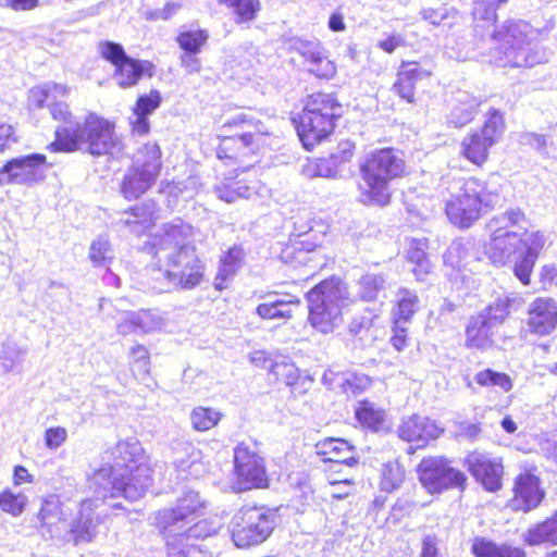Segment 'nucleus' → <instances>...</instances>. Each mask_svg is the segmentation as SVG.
<instances>
[{
  "label": "nucleus",
  "instance_id": "4be33fe9",
  "mask_svg": "<svg viewBox=\"0 0 557 557\" xmlns=\"http://www.w3.org/2000/svg\"><path fill=\"white\" fill-rule=\"evenodd\" d=\"M295 50L309 62V72L317 77L330 79L336 74V65L329 60L323 45L314 40H297Z\"/></svg>",
  "mask_w": 557,
  "mask_h": 557
},
{
  "label": "nucleus",
  "instance_id": "4d7b16f0",
  "mask_svg": "<svg viewBox=\"0 0 557 557\" xmlns=\"http://www.w3.org/2000/svg\"><path fill=\"white\" fill-rule=\"evenodd\" d=\"M219 2L233 7L238 16V22H249L253 20L257 12L260 10L259 0H219Z\"/></svg>",
  "mask_w": 557,
  "mask_h": 557
},
{
  "label": "nucleus",
  "instance_id": "a878e982",
  "mask_svg": "<svg viewBox=\"0 0 557 557\" xmlns=\"http://www.w3.org/2000/svg\"><path fill=\"white\" fill-rule=\"evenodd\" d=\"M354 146L349 143L341 144L338 151L326 158H320L308 165V171L313 176L336 178L342 176L343 168L352 158Z\"/></svg>",
  "mask_w": 557,
  "mask_h": 557
},
{
  "label": "nucleus",
  "instance_id": "774afa93",
  "mask_svg": "<svg viewBox=\"0 0 557 557\" xmlns=\"http://www.w3.org/2000/svg\"><path fill=\"white\" fill-rule=\"evenodd\" d=\"M66 438L67 431L61 426L49 428L45 432V444L51 450L61 447Z\"/></svg>",
  "mask_w": 557,
  "mask_h": 557
},
{
  "label": "nucleus",
  "instance_id": "c756f323",
  "mask_svg": "<svg viewBox=\"0 0 557 557\" xmlns=\"http://www.w3.org/2000/svg\"><path fill=\"white\" fill-rule=\"evenodd\" d=\"M145 74L152 76V64L129 57L115 67L114 78L119 86L127 88L135 86Z\"/></svg>",
  "mask_w": 557,
  "mask_h": 557
},
{
  "label": "nucleus",
  "instance_id": "72a5a7b5",
  "mask_svg": "<svg viewBox=\"0 0 557 557\" xmlns=\"http://www.w3.org/2000/svg\"><path fill=\"white\" fill-rule=\"evenodd\" d=\"M174 462L178 470L198 474L201 465V451L189 442H182L174 450Z\"/></svg>",
  "mask_w": 557,
  "mask_h": 557
},
{
  "label": "nucleus",
  "instance_id": "0eeeda50",
  "mask_svg": "<svg viewBox=\"0 0 557 557\" xmlns=\"http://www.w3.org/2000/svg\"><path fill=\"white\" fill-rule=\"evenodd\" d=\"M342 115V104L332 94L317 92L308 97L299 115L297 134L307 150L325 139L335 127V120Z\"/></svg>",
  "mask_w": 557,
  "mask_h": 557
},
{
  "label": "nucleus",
  "instance_id": "2eb2a0df",
  "mask_svg": "<svg viewBox=\"0 0 557 557\" xmlns=\"http://www.w3.org/2000/svg\"><path fill=\"white\" fill-rule=\"evenodd\" d=\"M419 480L430 493H441L453 487H462L466 475L449 466L444 458L423 459L418 466Z\"/></svg>",
  "mask_w": 557,
  "mask_h": 557
},
{
  "label": "nucleus",
  "instance_id": "412c9836",
  "mask_svg": "<svg viewBox=\"0 0 557 557\" xmlns=\"http://www.w3.org/2000/svg\"><path fill=\"white\" fill-rule=\"evenodd\" d=\"M214 532L206 520L196 522L193 525H186L184 529H177L176 534L171 539L166 537V544L170 555L178 557H198L200 550L197 545L189 543L191 540L205 539Z\"/></svg>",
  "mask_w": 557,
  "mask_h": 557
},
{
  "label": "nucleus",
  "instance_id": "a211bd4d",
  "mask_svg": "<svg viewBox=\"0 0 557 557\" xmlns=\"http://www.w3.org/2000/svg\"><path fill=\"white\" fill-rule=\"evenodd\" d=\"M465 463L486 491L496 492L502 487L504 467L499 458L487 453L472 451L466 457Z\"/></svg>",
  "mask_w": 557,
  "mask_h": 557
},
{
  "label": "nucleus",
  "instance_id": "37998d69",
  "mask_svg": "<svg viewBox=\"0 0 557 557\" xmlns=\"http://www.w3.org/2000/svg\"><path fill=\"white\" fill-rule=\"evenodd\" d=\"M385 412L374 406L373 403L362 400L356 408V418L360 424L379 431L384 423Z\"/></svg>",
  "mask_w": 557,
  "mask_h": 557
},
{
  "label": "nucleus",
  "instance_id": "aec40b11",
  "mask_svg": "<svg viewBox=\"0 0 557 557\" xmlns=\"http://www.w3.org/2000/svg\"><path fill=\"white\" fill-rule=\"evenodd\" d=\"M520 232L522 234L521 246L524 250L515 260L513 274L523 285H529L534 264L546 245V237L540 231Z\"/></svg>",
  "mask_w": 557,
  "mask_h": 557
},
{
  "label": "nucleus",
  "instance_id": "a18cd8bd",
  "mask_svg": "<svg viewBox=\"0 0 557 557\" xmlns=\"http://www.w3.org/2000/svg\"><path fill=\"white\" fill-rule=\"evenodd\" d=\"M26 350L15 344L3 346L0 354V368L4 373H21Z\"/></svg>",
  "mask_w": 557,
  "mask_h": 557
},
{
  "label": "nucleus",
  "instance_id": "4468645a",
  "mask_svg": "<svg viewBox=\"0 0 557 557\" xmlns=\"http://www.w3.org/2000/svg\"><path fill=\"white\" fill-rule=\"evenodd\" d=\"M234 463L239 490H250L267 485L268 476L264 460L256 443H239L234 449Z\"/></svg>",
  "mask_w": 557,
  "mask_h": 557
},
{
  "label": "nucleus",
  "instance_id": "bf43d9fd",
  "mask_svg": "<svg viewBox=\"0 0 557 557\" xmlns=\"http://www.w3.org/2000/svg\"><path fill=\"white\" fill-rule=\"evenodd\" d=\"M140 334L150 333L164 325L163 315L157 310L136 311Z\"/></svg>",
  "mask_w": 557,
  "mask_h": 557
},
{
  "label": "nucleus",
  "instance_id": "a19ab883",
  "mask_svg": "<svg viewBox=\"0 0 557 557\" xmlns=\"http://www.w3.org/2000/svg\"><path fill=\"white\" fill-rule=\"evenodd\" d=\"M223 413L211 407L197 406L189 416L194 430L206 432L213 429L222 420Z\"/></svg>",
  "mask_w": 557,
  "mask_h": 557
},
{
  "label": "nucleus",
  "instance_id": "603ef678",
  "mask_svg": "<svg viewBox=\"0 0 557 557\" xmlns=\"http://www.w3.org/2000/svg\"><path fill=\"white\" fill-rule=\"evenodd\" d=\"M198 177L188 176L183 181H173L172 183H168L162 189V193L174 198L182 197L187 200L194 197L198 190Z\"/></svg>",
  "mask_w": 557,
  "mask_h": 557
},
{
  "label": "nucleus",
  "instance_id": "dca6fc26",
  "mask_svg": "<svg viewBox=\"0 0 557 557\" xmlns=\"http://www.w3.org/2000/svg\"><path fill=\"white\" fill-rule=\"evenodd\" d=\"M203 506L199 493L193 490L184 492L177 499L174 508H166L158 511L156 516L157 525L165 536L170 539L176 534L177 529H184L194 521L197 511Z\"/></svg>",
  "mask_w": 557,
  "mask_h": 557
},
{
  "label": "nucleus",
  "instance_id": "20e7f679",
  "mask_svg": "<svg viewBox=\"0 0 557 557\" xmlns=\"http://www.w3.org/2000/svg\"><path fill=\"white\" fill-rule=\"evenodd\" d=\"M359 168L361 201L386 206L391 199L389 183L405 173L406 164L399 151L384 148L368 153Z\"/></svg>",
  "mask_w": 557,
  "mask_h": 557
},
{
  "label": "nucleus",
  "instance_id": "0e129e2a",
  "mask_svg": "<svg viewBox=\"0 0 557 557\" xmlns=\"http://www.w3.org/2000/svg\"><path fill=\"white\" fill-rule=\"evenodd\" d=\"M271 372L286 385H293L296 383L299 376L298 369L294 363L289 362H276L272 366Z\"/></svg>",
  "mask_w": 557,
  "mask_h": 557
},
{
  "label": "nucleus",
  "instance_id": "39448f33",
  "mask_svg": "<svg viewBox=\"0 0 557 557\" xmlns=\"http://www.w3.org/2000/svg\"><path fill=\"white\" fill-rule=\"evenodd\" d=\"M309 322L323 334L343 323V312L354 301L346 283L336 277L322 281L307 293Z\"/></svg>",
  "mask_w": 557,
  "mask_h": 557
},
{
  "label": "nucleus",
  "instance_id": "4c0bfd02",
  "mask_svg": "<svg viewBox=\"0 0 557 557\" xmlns=\"http://www.w3.org/2000/svg\"><path fill=\"white\" fill-rule=\"evenodd\" d=\"M479 106L480 101L476 98L461 92L457 98V104L450 111L449 122L456 127H462L473 120Z\"/></svg>",
  "mask_w": 557,
  "mask_h": 557
},
{
  "label": "nucleus",
  "instance_id": "f3484780",
  "mask_svg": "<svg viewBox=\"0 0 557 557\" xmlns=\"http://www.w3.org/2000/svg\"><path fill=\"white\" fill-rule=\"evenodd\" d=\"M46 156L32 153L9 160L0 169V185H34L45 177Z\"/></svg>",
  "mask_w": 557,
  "mask_h": 557
},
{
  "label": "nucleus",
  "instance_id": "69168bd1",
  "mask_svg": "<svg viewBox=\"0 0 557 557\" xmlns=\"http://www.w3.org/2000/svg\"><path fill=\"white\" fill-rule=\"evenodd\" d=\"M496 4L494 0L475 1L472 14L475 20L494 23L496 20Z\"/></svg>",
  "mask_w": 557,
  "mask_h": 557
},
{
  "label": "nucleus",
  "instance_id": "c85d7f7f",
  "mask_svg": "<svg viewBox=\"0 0 557 557\" xmlns=\"http://www.w3.org/2000/svg\"><path fill=\"white\" fill-rule=\"evenodd\" d=\"M522 540L529 546H557V510L544 521L531 525Z\"/></svg>",
  "mask_w": 557,
  "mask_h": 557
},
{
  "label": "nucleus",
  "instance_id": "3c124183",
  "mask_svg": "<svg viewBox=\"0 0 557 557\" xmlns=\"http://www.w3.org/2000/svg\"><path fill=\"white\" fill-rule=\"evenodd\" d=\"M131 370L135 377L144 380L150 372V356L143 345H135L129 351Z\"/></svg>",
  "mask_w": 557,
  "mask_h": 557
},
{
  "label": "nucleus",
  "instance_id": "1a4fd4ad",
  "mask_svg": "<svg viewBox=\"0 0 557 557\" xmlns=\"http://www.w3.org/2000/svg\"><path fill=\"white\" fill-rule=\"evenodd\" d=\"M532 26L523 21L510 22L503 45L495 49V61L502 66L532 67L547 61V53L532 39Z\"/></svg>",
  "mask_w": 557,
  "mask_h": 557
},
{
  "label": "nucleus",
  "instance_id": "e433bc0d",
  "mask_svg": "<svg viewBox=\"0 0 557 557\" xmlns=\"http://www.w3.org/2000/svg\"><path fill=\"white\" fill-rule=\"evenodd\" d=\"M65 519L66 515L62 509V503L59 495L51 494L41 498L37 520L42 528H50Z\"/></svg>",
  "mask_w": 557,
  "mask_h": 557
},
{
  "label": "nucleus",
  "instance_id": "864d4df0",
  "mask_svg": "<svg viewBox=\"0 0 557 557\" xmlns=\"http://www.w3.org/2000/svg\"><path fill=\"white\" fill-rule=\"evenodd\" d=\"M359 295L362 300L376 299L379 293L385 287V278L381 274H366L359 280Z\"/></svg>",
  "mask_w": 557,
  "mask_h": 557
},
{
  "label": "nucleus",
  "instance_id": "6e6d98bb",
  "mask_svg": "<svg viewBox=\"0 0 557 557\" xmlns=\"http://www.w3.org/2000/svg\"><path fill=\"white\" fill-rule=\"evenodd\" d=\"M405 479V470L397 462L386 463L382 471L381 488L385 492L397 490Z\"/></svg>",
  "mask_w": 557,
  "mask_h": 557
},
{
  "label": "nucleus",
  "instance_id": "f704fd0d",
  "mask_svg": "<svg viewBox=\"0 0 557 557\" xmlns=\"http://www.w3.org/2000/svg\"><path fill=\"white\" fill-rule=\"evenodd\" d=\"M299 299L294 296L277 298L268 302L260 304L256 308V313L262 319H290L292 305H298Z\"/></svg>",
  "mask_w": 557,
  "mask_h": 557
},
{
  "label": "nucleus",
  "instance_id": "9b49d317",
  "mask_svg": "<svg viewBox=\"0 0 557 557\" xmlns=\"http://www.w3.org/2000/svg\"><path fill=\"white\" fill-rule=\"evenodd\" d=\"M162 169L161 149L156 143H148L134 154L133 163L121 182V194L134 200L147 193L156 183Z\"/></svg>",
  "mask_w": 557,
  "mask_h": 557
},
{
  "label": "nucleus",
  "instance_id": "9d476101",
  "mask_svg": "<svg viewBox=\"0 0 557 557\" xmlns=\"http://www.w3.org/2000/svg\"><path fill=\"white\" fill-rule=\"evenodd\" d=\"M529 227V220L520 209H510L493 216L487 223L491 239L486 251L492 262L505 265L516 256L521 246L522 234Z\"/></svg>",
  "mask_w": 557,
  "mask_h": 557
},
{
  "label": "nucleus",
  "instance_id": "7c9ffc66",
  "mask_svg": "<svg viewBox=\"0 0 557 557\" xmlns=\"http://www.w3.org/2000/svg\"><path fill=\"white\" fill-rule=\"evenodd\" d=\"M97 507V500L85 499L81 503L79 518L73 521L71 533L76 543L90 542L96 535V523L91 511Z\"/></svg>",
  "mask_w": 557,
  "mask_h": 557
},
{
  "label": "nucleus",
  "instance_id": "f03ea898",
  "mask_svg": "<svg viewBox=\"0 0 557 557\" xmlns=\"http://www.w3.org/2000/svg\"><path fill=\"white\" fill-rule=\"evenodd\" d=\"M113 463L98 469L90 482L98 498L123 496L134 502L152 484L151 469L136 437L119 441L110 450Z\"/></svg>",
  "mask_w": 557,
  "mask_h": 557
},
{
  "label": "nucleus",
  "instance_id": "6ab92c4d",
  "mask_svg": "<svg viewBox=\"0 0 557 557\" xmlns=\"http://www.w3.org/2000/svg\"><path fill=\"white\" fill-rule=\"evenodd\" d=\"M67 92L69 88L66 86L58 84H47L42 87L32 89V99L36 107L41 108L45 102H49L48 107L52 117L62 122L57 128L66 126L75 127V124H79L70 112L67 103L55 101L58 96L65 97Z\"/></svg>",
  "mask_w": 557,
  "mask_h": 557
},
{
  "label": "nucleus",
  "instance_id": "8fccbe9b",
  "mask_svg": "<svg viewBox=\"0 0 557 557\" xmlns=\"http://www.w3.org/2000/svg\"><path fill=\"white\" fill-rule=\"evenodd\" d=\"M474 381L481 386L497 387L503 392H509L512 388V382L509 375L492 369L478 372L474 376Z\"/></svg>",
  "mask_w": 557,
  "mask_h": 557
},
{
  "label": "nucleus",
  "instance_id": "58836bf2",
  "mask_svg": "<svg viewBox=\"0 0 557 557\" xmlns=\"http://www.w3.org/2000/svg\"><path fill=\"white\" fill-rule=\"evenodd\" d=\"M244 259V250L234 246L221 258L219 271L215 277V287L222 289V283L233 276L240 268Z\"/></svg>",
  "mask_w": 557,
  "mask_h": 557
},
{
  "label": "nucleus",
  "instance_id": "49530a36",
  "mask_svg": "<svg viewBox=\"0 0 557 557\" xmlns=\"http://www.w3.org/2000/svg\"><path fill=\"white\" fill-rule=\"evenodd\" d=\"M515 300L516 298L508 294L498 295L481 313H485L490 322L494 325H498L509 315L510 308Z\"/></svg>",
  "mask_w": 557,
  "mask_h": 557
},
{
  "label": "nucleus",
  "instance_id": "b1692460",
  "mask_svg": "<svg viewBox=\"0 0 557 557\" xmlns=\"http://www.w3.org/2000/svg\"><path fill=\"white\" fill-rule=\"evenodd\" d=\"M528 314V326L534 334L548 335L557 327V304L552 298L533 300Z\"/></svg>",
  "mask_w": 557,
  "mask_h": 557
},
{
  "label": "nucleus",
  "instance_id": "680f3d73",
  "mask_svg": "<svg viewBox=\"0 0 557 557\" xmlns=\"http://www.w3.org/2000/svg\"><path fill=\"white\" fill-rule=\"evenodd\" d=\"M502 544H497L496 542L485 539V537H475L471 552L475 557H498Z\"/></svg>",
  "mask_w": 557,
  "mask_h": 557
},
{
  "label": "nucleus",
  "instance_id": "cd10ccee",
  "mask_svg": "<svg viewBox=\"0 0 557 557\" xmlns=\"http://www.w3.org/2000/svg\"><path fill=\"white\" fill-rule=\"evenodd\" d=\"M429 75L430 73L419 67L417 63L404 62L393 89L401 99L408 103H413L416 83L424 77H429Z\"/></svg>",
  "mask_w": 557,
  "mask_h": 557
},
{
  "label": "nucleus",
  "instance_id": "6e6552de",
  "mask_svg": "<svg viewBox=\"0 0 557 557\" xmlns=\"http://www.w3.org/2000/svg\"><path fill=\"white\" fill-rule=\"evenodd\" d=\"M233 127H242L240 137L222 138L218 148V158L237 163L244 157L255 154L267 144L271 136L264 123L251 113L240 112L227 119L220 128L222 134H227Z\"/></svg>",
  "mask_w": 557,
  "mask_h": 557
},
{
  "label": "nucleus",
  "instance_id": "5fc2aeb1",
  "mask_svg": "<svg viewBox=\"0 0 557 557\" xmlns=\"http://www.w3.org/2000/svg\"><path fill=\"white\" fill-rule=\"evenodd\" d=\"M88 258L95 267L106 265L112 261L114 255L109 240L102 236L95 239L90 245Z\"/></svg>",
  "mask_w": 557,
  "mask_h": 557
},
{
  "label": "nucleus",
  "instance_id": "423d86ee",
  "mask_svg": "<svg viewBox=\"0 0 557 557\" xmlns=\"http://www.w3.org/2000/svg\"><path fill=\"white\" fill-rule=\"evenodd\" d=\"M499 202L498 184L471 177L446 202L445 211L454 225L468 228L479 220L484 210H493Z\"/></svg>",
  "mask_w": 557,
  "mask_h": 557
},
{
  "label": "nucleus",
  "instance_id": "2f4dec72",
  "mask_svg": "<svg viewBox=\"0 0 557 557\" xmlns=\"http://www.w3.org/2000/svg\"><path fill=\"white\" fill-rule=\"evenodd\" d=\"M377 318L379 310L376 308L366 309L363 312L356 314L348 324L349 335L357 337L362 346L371 345L375 338L373 326Z\"/></svg>",
  "mask_w": 557,
  "mask_h": 557
},
{
  "label": "nucleus",
  "instance_id": "ddd939ff",
  "mask_svg": "<svg viewBox=\"0 0 557 557\" xmlns=\"http://www.w3.org/2000/svg\"><path fill=\"white\" fill-rule=\"evenodd\" d=\"M505 132L503 113L491 109L481 131L463 137L460 153L475 165H482L488 158L490 149L500 139Z\"/></svg>",
  "mask_w": 557,
  "mask_h": 557
},
{
  "label": "nucleus",
  "instance_id": "7ed1b4c3",
  "mask_svg": "<svg viewBox=\"0 0 557 557\" xmlns=\"http://www.w3.org/2000/svg\"><path fill=\"white\" fill-rule=\"evenodd\" d=\"M54 135V140L48 147L54 152L81 150L100 157L112 154L120 144L114 124L95 113H90L84 123L75 124V127L55 128Z\"/></svg>",
  "mask_w": 557,
  "mask_h": 557
},
{
  "label": "nucleus",
  "instance_id": "052dcab7",
  "mask_svg": "<svg viewBox=\"0 0 557 557\" xmlns=\"http://www.w3.org/2000/svg\"><path fill=\"white\" fill-rule=\"evenodd\" d=\"M98 50L101 57L112 63L115 67L129 58L122 45L113 41L100 42Z\"/></svg>",
  "mask_w": 557,
  "mask_h": 557
},
{
  "label": "nucleus",
  "instance_id": "ea45409f",
  "mask_svg": "<svg viewBox=\"0 0 557 557\" xmlns=\"http://www.w3.org/2000/svg\"><path fill=\"white\" fill-rule=\"evenodd\" d=\"M397 306L394 310V322L407 324L416 311L419 309V298L416 293L399 288L397 295Z\"/></svg>",
  "mask_w": 557,
  "mask_h": 557
},
{
  "label": "nucleus",
  "instance_id": "393cba45",
  "mask_svg": "<svg viewBox=\"0 0 557 557\" xmlns=\"http://www.w3.org/2000/svg\"><path fill=\"white\" fill-rule=\"evenodd\" d=\"M443 432L429 418L413 414L405 419L398 426V435L408 442H418V447L424 446L430 440L437 438Z\"/></svg>",
  "mask_w": 557,
  "mask_h": 557
},
{
  "label": "nucleus",
  "instance_id": "79ce46f5",
  "mask_svg": "<svg viewBox=\"0 0 557 557\" xmlns=\"http://www.w3.org/2000/svg\"><path fill=\"white\" fill-rule=\"evenodd\" d=\"M335 381L348 397H357L371 385V380L368 375L355 372L337 374Z\"/></svg>",
  "mask_w": 557,
  "mask_h": 557
},
{
  "label": "nucleus",
  "instance_id": "c9c22d12",
  "mask_svg": "<svg viewBox=\"0 0 557 557\" xmlns=\"http://www.w3.org/2000/svg\"><path fill=\"white\" fill-rule=\"evenodd\" d=\"M209 39V32L195 27L183 26L177 34L176 41L182 50L187 53H199Z\"/></svg>",
  "mask_w": 557,
  "mask_h": 557
},
{
  "label": "nucleus",
  "instance_id": "de8ad7c7",
  "mask_svg": "<svg viewBox=\"0 0 557 557\" xmlns=\"http://www.w3.org/2000/svg\"><path fill=\"white\" fill-rule=\"evenodd\" d=\"M216 197L227 203L235 202L239 198H249L250 188L240 181L221 183L214 186Z\"/></svg>",
  "mask_w": 557,
  "mask_h": 557
},
{
  "label": "nucleus",
  "instance_id": "09e8293b",
  "mask_svg": "<svg viewBox=\"0 0 557 557\" xmlns=\"http://www.w3.org/2000/svg\"><path fill=\"white\" fill-rule=\"evenodd\" d=\"M111 305L110 301L106 299H101L100 309L107 314V306ZM109 315V313H108ZM113 319H116V332L121 335H129V334H140L138 329V319L136 311H125L121 312L119 315H113L110 313Z\"/></svg>",
  "mask_w": 557,
  "mask_h": 557
},
{
  "label": "nucleus",
  "instance_id": "473e14b6",
  "mask_svg": "<svg viewBox=\"0 0 557 557\" xmlns=\"http://www.w3.org/2000/svg\"><path fill=\"white\" fill-rule=\"evenodd\" d=\"M485 313L472 318L467 326V343L469 346L485 348L492 344L493 327Z\"/></svg>",
  "mask_w": 557,
  "mask_h": 557
},
{
  "label": "nucleus",
  "instance_id": "5701e85b",
  "mask_svg": "<svg viewBox=\"0 0 557 557\" xmlns=\"http://www.w3.org/2000/svg\"><path fill=\"white\" fill-rule=\"evenodd\" d=\"M156 218L157 205L149 200L124 211L114 224L120 232L139 236L150 228Z\"/></svg>",
  "mask_w": 557,
  "mask_h": 557
},
{
  "label": "nucleus",
  "instance_id": "f257e3e1",
  "mask_svg": "<svg viewBox=\"0 0 557 557\" xmlns=\"http://www.w3.org/2000/svg\"><path fill=\"white\" fill-rule=\"evenodd\" d=\"M154 252L148 268L160 292L190 290L205 275V264L193 244V227L176 219L154 237Z\"/></svg>",
  "mask_w": 557,
  "mask_h": 557
},
{
  "label": "nucleus",
  "instance_id": "e2e57ef3",
  "mask_svg": "<svg viewBox=\"0 0 557 557\" xmlns=\"http://www.w3.org/2000/svg\"><path fill=\"white\" fill-rule=\"evenodd\" d=\"M160 103L161 96L159 91L152 90L149 95H144L138 98L134 108V114L148 116L160 106Z\"/></svg>",
  "mask_w": 557,
  "mask_h": 557
},
{
  "label": "nucleus",
  "instance_id": "f8f14e48",
  "mask_svg": "<svg viewBox=\"0 0 557 557\" xmlns=\"http://www.w3.org/2000/svg\"><path fill=\"white\" fill-rule=\"evenodd\" d=\"M275 518V511L265 507L240 508L230 522L234 544L245 548L264 542L274 530Z\"/></svg>",
  "mask_w": 557,
  "mask_h": 557
},
{
  "label": "nucleus",
  "instance_id": "bb28decb",
  "mask_svg": "<svg viewBox=\"0 0 557 557\" xmlns=\"http://www.w3.org/2000/svg\"><path fill=\"white\" fill-rule=\"evenodd\" d=\"M543 496L537 478L531 474L519 475L515 484L511 507L515 510L528 512L540 505Z\"/></svg>",
  "mask_w": 557,
  "mask_h": 557
},
{
  "label": "nucleus",
  "instance_id": "338daca9",
  "mask_svg": "<svg viewBox=\"0 0 557 557\" xmlns=\"http://www.w3.org/2000/svg\"><path fill=\"white\" fill-rule=\"evenodd\" d=\"M457 12L454 9L438 8V9H423L421 11L422 18L434 26H440L444 21L455 15Z\"/></svg>",
  "mask_w": 557,
  "mask_h": 557
},
{
  "label": "nucleus",
  "instance_id": "13d9d810",
  "mask_svg": "<svg viewBox=\"0 0 557 557\" xmlns=\"http://www.w3.org/2000/svg\"><path fill=\"white\" fill-rule=\"evenodd\" d=\"M27 497L23 494H14L9 490L0 493V508L14 516H20L26 507Z\"/></svg>",
  "mask_w": 557,
  "mask_h": 557
},
{
  "label": "nucleus",
  "instance_id": "c03bdc74",
  "mask_svg": "<svg viewBox=\"0 0 557 557\" xmlns=\"http://www.w3.org/2000/svg\"><path fill=\"white\" fill-rule=\"evenodd\" d=\"M425 242L413 240L408 250V261L413 265L412 272L417 280L423 281V276L430 273L431 263L424 251Z\"/></svg>",
  "mask_w": 557,
  "mask_h": 557
}]
</instances>
